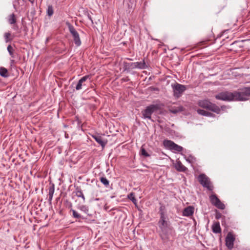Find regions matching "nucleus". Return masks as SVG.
<instances>
[{
	"mask_svg": "<svg viewBox=\"0 0 250 250\" xmlns=\"http://www.w3.org/2000/svg\"><path fill=\"white\" fill-rule=\"evenodd\" d=\"M250 96V87H245L241 91L230 92L228 91L220 92L215 96L217 100L224 101H244L248 100Z\"/></svg>",
	"mask_w": 250,
	"mask_h": 250,
	"instance_id": "1",
	"label": "nucleus"
},
{
	"mask_svg": "<svg viewBox=\"0 0 250 250\" xmlns=\"http://www.w3.org/2000/svg\"><path fill=\"white\" fill-rule=\"evenodd\" d=\"M159 236L164 244H167L176 236V232L169 220L158 222Z\"/></svg>",
	"mask_w": 250,
	"mask_h": 250,
	"instance_id": "2",
	"label": "nucleus"
},
{
	"mask_svg": "<svg viewBox=\"0 0 250 250\" xmlns=\"http://www.w3.org/2000/svg\"><path fill=\"white\" fill-rule=\"evenodd\" d=\"M198 105L203 108H205L217 114L220 113L221 110H224L226 108L225 105H222L220 108L216 104L211 103L208 100H199L198 102Z\"/></svg>",
	"mask_w": 250,
	"mask_h": 250,
	"instance_id": "3",
	"label": "nucleus"
},
{
	"mask_svg": "<svg viewBox=\"0 0 250 250\" xmlns=\"http://www.w3.org/2000/svg\"><path fill=\"white\" fill-rule=\"evenodd\" d=\"M65 25L66 27L64 30H68L73 38L75 45L77 47L80 46L82 44V42L79 33L75 27L68 21H66Z\"/></svg>",
	"mask_w": 250,
	"mask_h": 250,
	"instance_id": "4",
	"label": "nucleus"
},
{
	"mask_svg": "<svg viewBox=\"0 0 250 250\" xmlns=\"http://www.w3.org/2000/svg\"><path fill=\"white\" fill-rule=\"evenodd\" d=\"M160 108L158 104H150L146 107V109L142 111L143 117L144 119L151 120V115Z\"/></svg>",
	"mask_w": 250,
	"mask_h": 250,
	"instance_id": "5",
	"label": "nucleus"
},
{
	"mask_svg": "<svg viewBox=\"0 0 250 250\" xmlns=\"http://www.w3.org/2000/svg\"><path fill=\"white\" fill-rule=\"evenodd\" d=\"M198 180L200 184L208 190L212 191L213 189V186L211 185L209 178L205 174H200L198 177Z\"/></svg>",
	"mask_w": 250,
	"mask_h": 250,
	"instance_id": "6",
	"label": "nucleus"
},
{
	"mask_svg": "<svg viewBox=\"0 0 250 250\" xmlns=\"http://www.w3.org/2000/svg\"><path fill=\"white\" fill-rule=\"evenodd\" d=\"M173 91V96L178 98L181 96L184 91L187 89V86L183 85L177 83L171 85Z\"/></svg>",
	"mask_w": 250,
	"mask_h": 250,
	"instance_id": "7",
	"label": "nucleus"
},
{
	"mask_svg": "<svg viewBox=\"0 0 250 250\" xmlns=\"http://www.w3.org/2000/svg\"><path fill=\"white\" fill-rule=\"evenodd\" d=\"M164 146L170 150H173L178 152L183 151V148L178 145L171 140H165L163 142Z\"/></svg>",
	"mask_w": 250,
	"mask_h": 250,
	"instance_id": "8",
	"label": "nucleus"
},
{
	"mask_svg": "<svg viewBox=\"0 0 250 250\" xmlns=\"http://www.w3.org/2000/svg\"><path fill=\"white\" fill-rule=\"evenodd\" d=\"M235 240V237L231 232H229L226 237V246L229 250H231L233 248L234 242Z\"/></svg>",
	"mask_w": 250,
	"mask_h": 250,
	"instance_id": "9",
	"label": "nucleus"
},
{
	"mask_svg": "<svg viewBox=\"0 0 250 250\" xmlns=\"http://www.w3.org/2000/svg\"><path fill=\"white\" fill-rule=\"evenodd\" d=\"M159 204L160 205L159 210L160 218L158 221L169 220L167 215L166 214V207L165 205L162 204L161 203H160Z\"/></svg>",
	"mask_w": 250,
	"mask_h": 250,
	"instance_id": "10",
	"label": "nucleus"
},
{
	"mask_svg": "<svg viewBox=\"0 0 250 250\" xmlns=\"http://www.w3.org/2000/svg\"><path fill=\"white\" fill-rule=\"evenodd\" d=\"M90 76L89 75H85L81 78L76 84L75 88L77 90H79L82 89L83 86H86L85 82L89 79H90Z\"/></svg>",
	"mask_w": 250,
	"mask_h": 250,
	"instance_id": "11",
	"label": "nucleus"
},
{
	"mask_svg": "<svg viewBox=\"0 0 250 250\" xmlns=\"http://www.w3.org/2000/svg\"><path fill=\"white\" fill-rule=\"evenodd\" d=\"M123 71L127 73L130 72L131 70L135 69V65L134 62H128L124 61L123 62Z\"/></svg>",
	"mask_w": 250,
	"mask_h": 250,
	"instance_id": "12",
	"label": "nucleus"
},
{
	"mask_svg": "<svg viewBox=\"0 0 250 250\" xmlns=\"http://www.w3.org/2000/svg\"><path fill=\"white\" fill-rule=\"evenodd\" d=\"M92 137L99 145L102 146L103 148H104L107 144V140L104 141L102 137L100 136L99 134L93 135Z\"/></svg>",
	"mask_w": 250,
	"mask_h": 250,
	"instance_id": "13",
	"label": "nucleus"
},
{
	"mask_svg": "<svg viewBox=\"0 0 250 250\" xmlns=\"http://www.w3.org/2000/svg\"><path fill=\"white\" fill-rule=\"evenodd\" d=\"M215 218L217 220L222 219V225L223 226H227L226 222L227 219H229V218H227L225 216L222 215V214L219 212L217 209L215 210Z\"/></svg>",
	"mask_w": 250,
	"mask_h": 250,
	"instance_id": "14",
	"label": "nucleus"
},
{
	"mask_svg": "<svg viewBox=\"0 0 250 250\" xmlns=\"http://www.w3.org/2000/svg\"><path fill=\"white\" fill-rule=\"evenodd\" d=\"M194 208L192 206H188L185 208L183 211V215L184 216H190L194 213Z\"/></svg>",
	"mask_w": 250,
	"mask_h": 250,
	"instance_id": "15",
	"label": "nucleus"
},
{
	"mask_svg": "<svg viewBox=\"0 0 250 250\" xmlns=\"http://www.w3.org/2000/svg\"><path fill=\"white\" fill-rule=\"evenodd\" d=\"M230 50L234 51H238V49L243 47L242 41H236L230 44Z\"/></svg>",
	"mask_w": 250,
	"mask_h": 250,
	"instance_id": "16",
	"label": "nucleus"
},
{
	"mask_svg": "<svg viewBox=\"0 0 250 250\" xmlns=\"http://www.w3.org/2000/svg\"><path fill=\"white\" fill-rule=\"evenodd\" d=\"M56 202L55 203V208L57 211L60 214L62 213V208L61 205L62 202V200L60 199V197H57L56 199Z\"/></svg>",
	"mask_w": 250,
	"mask_h": 250,
	"instance_id": "17",
	"label": "nucleus"
},
{
	"mask_svg": "<svg viewBox=\"0 0 250 250\" xmlns=\"http://www.w3.org/2000/svg\"><path fill=\"white\" fill-rule=\"evenodd\" d=\"M134 63L135 65V69H145L148 67L144 59H143L142 62H135Z\"/></svg>",
	"mask_w": 250,
	"mask_h": 250,
	"instance_id": "18",
	"label": "nucleus"
},
{
	"mask_svg": "<svg viewBox=\"0 0 250 250\" xmlns=\"http://www.w3.org/2000/svg\"><path fill=\"white\" fill-rule=\"evenodd\" d=\"M3 38L6 43L10 42L14 39L15 35H12L10 32H7L4 33Z\"/></svg>",
	"mask_w": 250,
	"mask_h": 250,
	"instance_id": "19",
	"label": "nucleus"
},
{
	"mask_svg": "<svg viewBox=\"0 0 250 250\" xmlns=\"http://www.w3.org/2000/svg\"><path fill=\"white\" fill-rule=\"evenodd\" d=\"M198 114L206 117H215V115L210 112L206 111L204 109H198L197 110Z\"/></svg>",
	"mask_w": 250,
	"mask_h": 250,
	"instance_id": "20",
	"label": "nucleus"
},
{
	"mask_svg": "<svg viewBox=\"0 0 250 250\" xmlns=\"http://www.w3.org/2000/svg\"><path fill=\"white\" fill-rule=\"evenodd\" d=\"M175 167L178 171L180 172H185L188 169V168L184 166L180 161L177 162L175 165Z\"/></svg>",
	"mask_w": 250,
	"mask_h": 250,
	"instance_id": "21",
	"label": "nucleus"
},
{
	"mask_svg": "<svg viewBox=\"0 0 250 250\" xmlns=\"http://www.w3.org/2000/svg\"><path fill=\"white\" fill-rule=\"evenodd\" d=\"M212 230L214 233H219L221 232V229L219 222L213 224L211 226Z\"/></svg>",
	"mask_w": 250,
	"mask_h": 250,
	"instance_id": "22",
	"label": "nucleus"
},
{
	"mask_svg": "<svg viewBox=\"0 0 250 250\" xmlns=\"http://www.w3.org/2000/svg\"><path fill=\"white\" fill-rule=\"evenodd\" d=\"M49 193H48V201L50 204L51 203V201L53 198V195L54 192V185L53 184H51L49 188Z\"/></svg>",
	"mask_w": 250,
	"mask_h": 250,
	"instance_id": "23",
	"label": "nucleus"
},
{
	"mask_svg": "<svg viewBox=\"0 0 250 250\" xmlns=\"http://www.w3.org/2000/svg\"><path fill=\"white\" fill-rule=\"evenodd\" d=\"M7 21L10 24H15L17 22V19L14 13L10 14L8 16Z\"/></svg>",
	"mask_w": 250,
	"mask_h": 250,
	"instance_id": "24",
	"label": "nucleus"
},
{
	"mask_svg": "<svg viewBox=\"0 0 250 250\" xmlns=\"http://www.w3.org/2000/svg\"><path fill=\"white\" fill-rule=\"evenodd\" d=\"M76 195L78 197H81L83 201H85V197L83 194L82 190L80 187H77L75 189Z\"/></svg>",
	"mask_w": 250,
	"mask_h": 250,
	"instance_id": "25",
	"label": "nucleus"
},
{
	"mask_svg": "<svg viewBox=\"0 0 250 250\" xmlns=\"http://www.w3.org/2000/svg\"><path fill=\"white\" fill-rule=\"evenodd\" d=\"M0 75L3 78H7L9 76L7 69L4 67H0Z\"/></svg>",
	"mask_w": 250,
	"mask_h": 250,
	"instance_id": "26",
	"label": "nucleus"
},
{
	"mask_svg": "<svg viewBox=\"0 0 250 250\" xmlns=\"http://www.w3.org/2000/svg\"><path fill=\"white\" fill-rule=\"evenodd\" d=\"M209 200L211 204L214 205L215 204L218 202L220 199L215 194H213L209 196Z\"/></svg>",
	"mask_w": 250,
	"mask_h": 250,
	"instance_id": "27",
	"label": "nucleus"
},
{
	"mask_svg": "<svg viewBox=\"0 0 250 250\" xmlns=\"http://www.w3.org/2000/svg\"><path fill=\"white\" fill-rule=\"evenodd\" d=\"M101 182L106 188L109 186V181L105 177H101L100 178Z\"/></svg>",
	"mask_w": 250,
	"mask_h": 250,
	"instance_id": "28",
	"label": "nucleus"
},
{
	"mask_svg": "<svg viewBox=\"0 0 250 250\" xmlns=\"http://www.w3.org/2000/svg\"><path fill=\"white\" fill-rule=\"evenodd\" d=\"M127 198L130 201H131L133 204H136L137 199L135 197V194L134 192H130L129 194H128Z\"/></svg>",
	"mask_w": 250,
	"mask_h": 250,
	"instance_id": "29",
	"label": "nucleus"
},
{
	"mask_svg": "<svg viewBox=\"0 0 250 250\" xmlns=\"http://www.w3.org/2000/svg\"><path fill=\"white\" fill-rule=\"evenodd\" d=\"M70 211L72 212V216L74 218L77 219H84V218L82 217L80 214H79L75 210L71 208Z\"/></svg>",
	"mask_w": 250,
	"mask_h": 250,
	"instance_id": "30",
	"label": "nucleus"
},
{
	"mask_svg": "<svg viewBox=\"0 0 250 250\" xmlns=\"http://www.w3.org/2000/svg\"><path fill=\"white\" fill-rule=\"evenodd\" d=\"M213 206L216 207L218 209H224L225 208V205L223 203H222L220 200H219L218 202L215 204Z\"/></svg>",
	"mask_w": 250,
	"mask_h": 250,
	"instance_id": "31",
	"label": "nucleus"
},
{
	"mask_svg": "<svg viewBox=\"0 0 250 250\" xmlns=\"http://www.w3.org/2000/svg\"><path fill=\"white\" fill-rule=\"evenodd\" d=\"M54 10L52 5H48L47 9V14L49 17H51L53 15Z\"/></svg>",
	"mask_w": 250,
	"mask_h": 250,
	"instance_id": "32",
	"label": "nucleus"
},
{
	"mask_svg": "<svg viewBox=\"0 0 250 250\" xmlns=\"http://www.w3.org/2000/svg\"><path fill=\"white\" fill-rule=\"evenodd\" d=\"M7 49V51H8V53H9V55H10V56L12 58H14V50L13 48L12 47V46L11 45H8Z\"/></svg>",
	"mask_w": 250,
	"mask_h": 250,
	"instance_id": "33",
	"label": "nucleus"
},
{
	"mask_svg": "<svg viewBox=\"0 0 250 250\" xmlns=\"http://www.w3.org/2000/svg\"><path fill=\"white\" fill-rule=\"evenodd\" d=\"M140 154L141 155L145 156V157H149L150 155L146 152V149L142 146L140 150Z\"/></svg>",
	"mask_w": 250,
	"mask_h": 250,
	"instance_id": "34",
	"label": "nucleus"
},
{
	"mask_svg": "<svg viewBox=\"0 0 250 250\" xmlns=\"http://www.w3.org/2000/svg\"><path fill=\"white\" fill-rule=\"evenodd\" d=\"M186 161L189 163H192L196 161V159L194 156L190 155L186 159Z\"/></svg>",
	"mask_w": 250,
	"mask_h": 250,
	"instance_id": "35",
	"label": "nucleus"
},
{
	"mask_svg": "<svg viewBox=\"0 0 250 250\" xmlns=\"http://www.w3.org/2000/svg\"><path fill=\"white\" fill-rule=\"evenodd\" d=\"M80 209L83 211L84 212H85V213H87L88 211H89V209H88V207L85 206V205H83L82 206L80 207Z\"/></svg>",
	"mask_w": 250,
	"mask_h": 250,
	"instance_id": "36",
	"label": "nucleus"
},
{
	"mask_svg": "<svg viewBox=\"0 0 250 250\" xmlns=\"http://www.w3.org/2000/svg\"><path fill=\"white\" fill-rule=\"evenodd\" d=\"M63 205L68 208H71L72 207V203L67 200L65 201V203L63 204Z\"/></svg>",
	"mask_w": 250,
	"mask_h": 250,
	"instance_id": "37",
	"label": "nucleus"
},
{
	"mask_svg": "<svg viewBox=\"0 0 250 250\" xmlns=\"http://www.w3.org/2000/svg\"><path fill=\"white\" fill-rule=\"evenodd\" d=\"M121 81L123 82H129L130 81V79L128 78V77H125V78H123L121 79Z\"/></svg>",
	"mask_w": 250,
	"mask_h": 250,
	"instance_id": "38",
	"label": "nucleus"
},
{
	"mask_svg": "<svg viewBox=\"0 0 250 250\" xmlns=\"http://www.w3.org/2000/svg\"><path fill=\"white\" fill-rule=\"evenodd\" d=\"M64 137L65 138H69L70 137V136L68 133L66 132V131H64Z\"/></svg>",
	"mask_w": 250,
	"mask_h": 250,
	"instance_id": "39",
	"label": "nucleus"
},
{
	"mask_svg": "<svg viewBox=\"0 0 250 250\" xmlns=\"http://www.w3.org/2000/svg\"><path fill=\"white\" fill-rule=\"evenodd\" d=\"M14 26H13V29L15 30H17L18 29V26L17 25V24L16 23L15 24H13Z\"/></svg>",
	"mask_w": 250,
	"mask_h": 250,
	"instance_id": "40",
	"label": "nucleus"
},
{
	"mask_svg": "<svg viewBox=\"0 0 250 250\" xmlns=\"http://www.w3.org/2000/svg\"><path fill=\"white\" fill-rule=\"evenodd\" d=\"M87 17H88V19L92 22V23H93V20H92V17H91V15H89V14H88Z\"/></svg>",
	"mask_w": 250,
	"mask_h": 250,
	"instance_id": "41",
	"label": "nucleus"
},
{
	"mask_svg": "<svg viewBox=\"0 0 250 250\" xmlns=\"http://www.w3.org/2000/svg\"><path fill=\"white\" fill-rule=\"evenodd\" d=\"M24 30L25 32V34L26 35L27 34V30H28L27 27H25L24 28Z\"/></svg>",
	"mask_w": 250,
	"mask_h": 250,
	"instance_id": "42",
	"label": "nucleus"
},
{
	"mask_svg": "<svg viewBox=\"0 0 250 250\" xmlns=\"http://www.w3.org/2000/svg\"><path fill=\"white\" fill-rule=\"evenodd\" d=\"M226 6H223L221 7V9L218 11V12H220L221 10H222Z\"/></svg>",
	"mask_w": 250,
	"mask_h": 250,
	"instance_id": "43",
	"label": "nucleus"
},
{
	"mask_svg": "<svg viewBox=\"0 0 250 250\" xmlns=\"http://www.w3.org/2000/svg\"><path fill=\"white\" fill-rule=\"evenodd\" d=\"M126 59L127 60H129V61H132V59L129 58H126Z\"/></svg>",
	"mask_w": 250,
	"mask_h": 250,
	"instance_id": "44",
	"label": "nucleus"
},
{
	"mask_svg": "<svg viewBox=\"0 0 250 250\" xmlns=\"http://www.w3.org/2000/svg\"><path fill=\"white\" fill-rule=\"evenodd\" d=\"M29 1L33 3L34 1V0H29Z\"/></svg>",
	"mask_w": 250,
	"mask_h": 250,
	"instance_id": "45",
	"label": "nucleus"
},
{
	"mask_svg": "<svg viewBox=\"0 0 250 250\" xmlns=\"http://www.w3.org/2000/svg\"><path fill=\"white\" fill-rule=\"evenodd\" d=\"M63 127H68V126L65 125H63Z\"/></svg>",
	"mask_w": 250,
	"mask_h": 250,
	"instance_id": "46",
	"label": "nucleus"
},
{
	"mask_svg": "<svg viewBox=\"0 0 250 250\" xmlns=\"http://www.w3.org/2000/svg\"><path fill=\"white\" fill-rule=\"evenodd\" d=\"M64 89H66V84H65Z\"/></svg>",
	"mask_w": 250,
	"mask_h": 250,
	"instance_id": "47",
	"label": "nucleus"
},
{
	"mask_svg": "<svg viewBox=\"0 0 250 250\" xmlns=\"http://www.w3.org/2000/svg\"><path fill=\"white\" fill-rule=\"evenodd\" d=\"M11 61L12 62H13L14 61V60H11Z\"/></svg>",
	"mask_w": 250,
	"mask_h": 250,
	"instance_id": "48",
	"label": "nucleus"
},
{
	"mask_svg": "<svg viewBox=\"0 0 250 250\" xmlns=\"http://www.w3.org/2000/svg\"><path fill=\"white\" fill-rule=\"evenodd\" d=\"M1 82V79L0 78V82Z\"/></svg>",
	"mask_w": 250,
	"mask_h": 250,
	"instance_id": "49",
	"label": "nucleus"
}]
</instances>
